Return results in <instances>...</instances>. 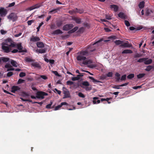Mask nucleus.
<instances>
[{"mask_svg":"<svg viewBox=\"0 0 154 154\" xmlns=\"http://www.w3.org/2000/svg\"><path fill=\"white\" fill-rule=\"evenodd\" d=\"M102 41V40H100L96 43L89 45L87 50L82 51L78 53L79 55L77 57V59L79 61V62H80L81 66L85 65L91 68L95 67L94 65L90 64L93 62L92 60L86 58V56L88 55V52L93 51L95 50V49L94 47V45H96Z\"/></svg>","mask_w":154,"mask_h":154,"instance_id":"f257e3e1","label":"nucleus"},{"mask_svg":"<svg viewBox=\"0 0 154 154\" xmlns=\"http://www.w3.org/2000/svg\"><path fill=\"white\" fill-rule=\"evenodd\" d=\"M15 46L14 43L9 38L6 39L2 43V48L6 53L11 51V48H14Z\"/></svg>","mask_w":154,"mask_h":154,"instance_id":"f03ea898","label":"nucleus"},{"mask_svg":"<svg viewBox=\"0 0 154 154\" xmlns=\"http://www.w3.org/2000/svg\"><path fill=\"white\" fill-rule=\"evenodd\" d=\"M48 95V94L47 93L43 91H38L36 94V97L38 99L42 100L45 98V96Z\"/></svg>","mask_w":154,"mask_h":154,"instance_id":"7ed1b4c3","label":"nucleus"},{"mask_svg":"<svg viewBox=\"0 0 154 154\" xmlns=\"http://www.w3.org/2000/svg\"><path fill=\"white\" fill-rule=\"evenodd\" d=\"M8 18L10 20L14 22L16 21L17 19V14L14 13H11L7 16Z\"/></svg>","mask_w":154,"mask_h":154,"instance_id":"20e7f679","label":"nucleus"},{"mask_svg":"<svg viewBox=\"0 0 154 154\" xmlns=\"http://www.w3.org/2000/svg\"><path fill=\"white\" fill-rule=\"evenodd\" d=\"M63 93L64 94L63 98H66L70 97V95L69 91L65 87H63L62 88Z\"/></svg>","mask_w":154,"mask_h":154,"instance_id":"39448f33","label":"nucleus"},{"mask_svg":"<svg viewBox=\"0 0 154 154\" xmlns=\"http://www.w3.org/2000/svg\"><path fill=\"white\" fill-rule=\"evenodd\" d=\"M7 14V10L3 8H0V16L1 17L5 16Z\"/></svg>","mask_w":154,"mask_h":154,"instance_id":"423d86ee","label":"nucleus"},{"mask_svg":"<svg viewBox=\"0 0 154 154\" xmlns=\"http://www.w3.org/2000/svg\"><path fill=\"white\" fill-rule=\"evenodd\" d=\"M73 27V25L72 24H68L63 26V29L64 30L67 31L72 29Z\"/></svg>","mask_w":154,"mask_h":154,"instance_id":"0eeeda50","label":"nucleus"},{"mask_svg":"<svg viewBox=\"0 0 154 154\" xmlns=\"http://www.w3.org/2000/svg\"><path fill=\"white\" fill-rule=\"evenodd\" d=\"M42 79L44 80H46L48 79V77L46 76L45 75H38L36 77V79L38 81H41Z\"/></svg>","mask_w":154,"mask_h":154,"instance_id":"6e6552de","label":"nucleus"},{"mask_svg":"<svg viewBox=\"0 0 154 154\" xmlns=\"http://www.w3.org/2000/svg\"><path fill=\"white\" fill-rule=\"evenodd\" d=\"M5 67L7 69V71H13L14 70V69L13 68L11 65L9 63H7L5 66Z\"/></svg>","mask_w":154,"mask_h":154,"instance_id":"1a4fd4ad","label":"nucleus"},{"mask_svg":"<svg viewBox=\"0 0 154 154\" xmlns=\"http://www.w3.org/2000/svg\"><path fill=\"white\" fill-rule=\"evenodd\" d=\"M40 40L39 38L37 36H33L31 37L30 39L31 42H35L39 41Z\"/></svg>","mask_w":154,"mask_h":154,"instance_id":"9d476101","label":"nucleus"},{"mask_svg":"<svg viewBox=\"0 0 154 154\" xmlns=\"http://www.w3.org/2000/svg\"><path fill=\"white\" fill-rule=\"evenodd\" d=\"M111 9L113 10L115 12H116L118 11L119 7L116 5H111L110 6Z\"/></svg>","mask_w":154,"mask_h":154,"instance_id":"9b49d317","label":"nucleus"},{"mask_svg":"<svg viewBox=\"0 0 154 154\" xmlns=\"http://www.w3.org/2000/svg\"><path fill=\"white\" fill-rule=\"evenodd\" d=\"M31 65L35 68H40V66L39 64L37 62H35L34 60L31 63Z\"/></svg>","mask_w":154,"mask_h":154,"instance_id":"f8f14e48","label":"nucleus"},{"mask_svg":"<svg viewBox=\"0 0 154 154\" xmlns=\"http://www.w3.org/2000/svg\"><path fill=\"white\" fill-rule=\"evenodd\" d=\"M41 5L38 4H36L35 5L31 7L28 8V10L30 11H31L34 9L38 8L40 7Z\"/></svg>","mask_w":154,"mask_h":154,"instance_id":"ddd939ff","label":"nucleus"},{"mask_svg":"<svg viewBox=\"0 0 154 154\" xmlns=\"http://www.w3.org/2000/svg\"><path fill=\"white\" fill-rule=\"evenodd\" d=\"M20 88L17 86H14L11 88V91L13 93H15L16 91L19 90Z\"/></svg>","mask_w":154,"mask_h":154,"instance_id":"4468645a","label":"nucleus"},{"mask_svg":"<svg viewBox=\"0 0 154 154\" xmlns=\"http://www.w3.org/2000/svg\"><path fill=\"white\" fill-rule=\"evenodd\" d=\"M98 99L99 98L97 97H94L93 98V103L94 104L99 103H100V100H97V101L96 100Z\"/></svg>","mask_w":154,"mask_h":154,"instance_id":"2eb2a0df","label":"nucleus"},{"mask_svg":"<svg viewBox=\"0 0 154 154\" xmlns=\"http://www.w3.org/2000/svg\"><path fill=\"white\" fill-rule=\"evenodd\" d=\"M62 33V31L59 29H58L53 31L52 34L54 35H57Z\"/></svg>","mask_w":154,"mask_h":154,"instance_id":"dca6fc26","label":"nucleus"},{"mask_svg":"<svg viewBox=\"0 0 154 154\" xmlns=\"http://www.w3.org/2000/svg\"><path fill=\"white\" fill-rule=\"evenodd\" d=\"M145 58V60L144 61V63L145 64H151L152 62V60L151 59L147 60V58Z\"/></svg>","mask_w":154,"mask_h":154,"instance_id":"f3484780","label":"nucleus"},{"mask_svg":"<svg viewBox=\"0 0 154 154\" xmlns=\"http://www.w3.org/2000/svg\"><path fill=\"white\" fill-rule=\"evenodd\" d=\"M83 12V11L82 10H78L77 9H76V10L75 11H69V12L70 13H71V14H72L74 13H75V12H77V13H79L80 14H81Z\"/></svg>","mask_w":154,"mask_h":154,"instance_id":"a211bd4d","label":"nucleus"},{"mask_svg":"<svg viewBox=\"0 0 154 154\" xmlns=\"http://www.w3.org/2000/svg\"><path fill=\"white\" fill-rule=\"evenodd\" d=\"M72 19L77 23L80 24L81 23V19H80L74 17L72 18Z\"/></svg>","mask_w":154,"mask_h":154,"instance_id":"6ab92c4d","label":"nucleus"},{"mask_svg":"<svg viewBox=\"0 0 154 154\" xmlns=\"http://www.w3.org/2000/svg\"><path fill=\"white\" fill-rule=\"evenodd\" d=\"M120 46L123 47H130V45L128 43V42H127L122 43L120 45Z\"/></svg>","mask_w":154,"mask_h":154,"instance_id":"aec40b11","label":"nucleus"},{"mask_svg":"<svg viewBox=\"0 0 154 154\" xmlns=\"http://www.w3.org/2000/svg\"><path fill=\"white\" fill-rule=\"evenodd\" d=\"M15 46L14 47L17 48L19 50H21L22 49L23 47L21 46V43L15 44Z\"/></svg>","mask_w":154,"mask_h":154,"instance_id":"412c9836","label":"nucleus"},{"mask_svg":"<svg viewBox=\"0 0 154 154\" xmlns=\"http://www.w3.org/2000/svg\"><path fill=\"white\" fill-rule=\"evenodd\" d=\"M118 15L119 17L122 19H125L126 17L125 14L122 12H120Z\"/></svg>","mask_w":154,"mask_h":154,"instance_id":"4be33fe9","label":"nucleus"},{"mask_svg":"<svg viewBox=\"0 0 154 154\" xmlns=\"http://www.w3.org/2000/svg\"><path fill=\"white\" fill-rule=\"evenodd\" d=\"M133 52L132 51L130 50L126 49L123 51L122 52V54H131Z\"/></svg>","mask_w":154,"mask_h":154,"instance_id":"5701e85b","label":"nucleus"},{"mask_svg":"<svg viewBox=\"0 0 154 154\" xmlns=\"http://www.w3.org/2000/svg\"><path fill=\"white\" fill-rule=\"evenodd\" d=\"M46 50L45 49H37L35 50V52L40 53H44L46 52Z\"/></svg>","mask_w":154,"mask_h":154,"instance_id":"b1692460","label":"nucleus"},{"mask_svg":"<svg viewBox=\"0 0 154 154\" xmlns=\"http://www.w3.org/2000/svg\"><path fill=\"white\" fill-rule=\"evenodd\" d=\"M37 46L38 48H42L44 46V45L43 43L41 42H38L37 43Z\"/></svg>","mask_w":154,"mask_h":154,"instance_id":"393cba45","label":"nucleus"},{"mask_svg":"<svg viewBox=\"0 0 154 154\" xmlns=\"http://www.w3.org/2000/svg\"><path fill=\"white\" fill-rule=\"evenodd\" d=\"M11 63L12 65L15 67H17V63L14 60H11Z\"/></svg>","mask_w":154,"mask_h":154,"instance_id":"a878e982","label":"nucleus"},{"mask_svg":"<svg viewBox=\"0 0 154 154\" xmlns=\"http://www.w3.org/2000/svg\"><path fill=\"white\" fill-rule=\"evenodd\" d=\"M139 7L140 8H143L144 6V2L143 1H142L140 2L139 5Z\"/></svg>","mask_w":154,"mask_h":154,"instance_id":"bb28decb","label":"nucleus"},{"mask_svg":"<svg viewBox=\"0 0 154 154\" xmlns=\"http://www.w3.org/2000/svg\"><path fill=\"white\" fill-rule=\"evenodd\" d=\"M116 38V36H110L108 38L109 39L105 40L104 41V42H108L110 41L109 39H115Z\"/></svg>","mask_w":154,"mask_h":154,"instance_id":"cd10ccee","label":"nucleus"},{"mask_svg":"<svg viewBox=\"0 0 154 154\" xmlns=\"http://www.w3.org/2000/svg\"><path fill=\"white\" fill-rule=\"evenodd\" d=\"M115 43L116 45H119L122 44L123 43V42L120 40H117L115 41Z\"/></svg>","mask_w":154,"mask_h":154,"instance_id":"c85d7f7f","label":"nucleus"},{"mask_svg":"<svg viewBox=\"0 0 154 154\" xmlns=\"http://www.w3.org/2000/svg\"><path fill=\"white\" fill-rule=\"evenodd\" d=\"M153 66H149L147 67L146 69L145 70L147 71H149L153 68Z\"/></svg>","mask_w":154,"mask_h":154,"instance_id":"c756f323","label":"nucleus"},{"mask_svg":"<svg viewBox=\"0 0 154 154\" xmlns=\"http://www.w3.org/2000/svg\"><path fill=\"white\" fill-rule=\"evenodd\" d=\"M89 78L90 79L92 80L94 82H100L99 81H98L97 80L95 79L94 78H93L92 77L89 76Z\"/></svg>","mask_w":154,"mask_h":154,"instance_id":"7c9ffc66","label":"nucleus"},{"mask_svg":"<svg viewBox=\"0 0 154 154\" xmlns=\"http://www.w3.org/2000/svg\"><path fill=\"white\" fill-rule=\"evenodd\" d=\"M145 75V74H140L137 75V76L138 78L140 79L143 77Z\"/></svg>","mask_w":154,"mask_h":154,"instance_id":"2f4dec72","label":"nucleus"},{"mask_svg":"<svg viewBox=\"0 0 154 154\" xmlns=\"http://www.w3.org/2000/svg\"><path fill=\"white\" fill-rule=\"evenodd\" d=\"M26 62H30L31 63L32 62L34 61L33 60H32L30 58H26Z\"/></svg>","mask_w":154,"mask_h":154,"instance_id":"473e14b6","label":"nucleus"},{"mask_svg":"<svg viewBox=\"0 0 154 154\" xmlns=\"http://www.w3.org/2000/svg\"><path fill=\"white\" fill-rule=\"evenodd\" d=\"M2 60L4 62H7L9 61V58L6 57H2Z\"/></svg>","mask_w":154,"mask_h":154,"instance_id":"72a5a7b5","label":"nucleus"},{"mask_svg":"<svg viewBox=\"0 0 154 154\" xmlns=\"http://www.w3.org/2000/svg\"><path fill=\"white\" fill-rule=\"evenodd\" d=\"M82 85H84V86H88L89 85V83L87 81L83 82L82 83Z\"/></svg>","mask_w":154,"mask_h":154,"instance_id":"f704fd0d","label":"nucleus"},{"mask_svg":"<svg viewBox=\"0 0 154 154\" xmlns=\"http://www.w3.org/2000/svg\"><path fill=\"white\" fill-rule=\"evenodd\" d=\"M145 60V58H142L139 59L137 61V62L139 63H142L143 62L144 63V61Z\"/></svg>","mask_w":154,"mask_h":154,"instance_id":"c9c22d12","label":"nucleus"},{"mask_svg":"<svg viewBox=\"0 0 154 154\" xmlns=\"http://www.w3.org/2000/svg\"><path fill=\"white\" fill-rule=\"evenodd\" d=\"M151 12L152 11L151 10L147 9L146 11V15L147 16L149 15Z\"/></svg>","mask_w":154,"mask_h":154,"instance_id":"e433bc0d","label":"nucleus"},{"mask_svg":"<svg viewBox=\"0 0 154 154\" xmlns=\"http://www.w3.org/2000/svg\"><path fill=\"white\" fill-rule=\"evenodd\" d=\"M78 29V27L77 26H76L73 29H72L71 30L69 31V32H71V33L73 32L76 31Z\"/></svg>","mask_w":154,"mask_h":154,"instance_id":"4c0bfd02","label":"nucleus"},{"mask_svg":"<svg viewBox=\"0 0 154 154\" xmlns=\"http://www.w3.org/2000/svg\"><path fill=\"white\" fill-rule=\"evenodd\" d=\"M134 75L133 74H131L128 75L127 76V78L128 79H131V78H134Z\"/></svg>","mask_w":154,"mask_h":154,"instance_id":"58836bf2","label":"nucleus"},{"mask_svg":"<svg viewBox=\"0 0 154 154\" xmlns=\"http://www.w3.org/2000/svg\"><path fill=\"white\" fill-rule=\"evenodd\" d=\"M78 96L84 98L85 97V95L81 92H79L78 94Z\"/></svg>","mask_w":154,"mask_h":154,"instance_id":"ea45409f","label":"nucleus"},{"mask_svg":"<svg viewBox=\"0 0 154 154\" xmlns=\"http://www.w3.org/2000/svg\"><path fill=\"white\" fill-rule=\"evenodd\" d=\"M54 92H57L60 95L61 94V91L59 90H58L57 88H55L54 89Z\"/></svg>","mask_w":154,"mask_h":154,"instance_id":"a19ab883","label":"nucleus"},{"mask_svg":"<svg viewBox=\"0 0 154 154\" xmlns=\"http://www.w3.org/2000/svg\"><path fill=\"white\" fill-rule=\"evenodd\" d=\"M34 22V20H28L27 21V23L28 25H30L32 23H33Z\"/></svg>","mask_w":154,"mask_h":154,"instance_id":"79ce46f5","label":"nucleus"},{"mask_svg":"<svg viewBox=\"0 0 154 154\" xmlns=\"http://www.w3.org/2000/svg\"><path fill=\"white\" fill-rule=\"evenodd\" d=\"M26 75V74L25 72H21L19 74V76L20 77H23Z\"/></svg>","mask_w":154,"mask_h":154,"instance_id":"37998d69","label":"nucleus"},{"mask_svg":"<svg viewBox=\"0 0 154 154\" xmlns=\"http://www.w3.org/2000/svg\"><path fill=\"white\" fill-rule=\"evenodd\" d=\"M62 106L61 104L59 105L58 106H56L54 109L55 110H58L60 107H61Z\"/></svg>","mask_w":154,"mask_h":154,"instance_id":"c03bdc74","label":"nucleus"},{"mask_svg":"<svg viewBox=\"0 0 154 154\" xmlns=\"http://www.w3.org/2000/svg\"><path fill=\"white\" fill-rule=\"evenodd\" d=\"M66 84L67 85H71L73 84V82L70 81H68L67 82Z\"/></svg>","mask_w":154,"mask_h":154,"instance_id":"a18cd8bd","label":"nucleus"},{"mask_svg":"<svg viewBox=\"0 0 154 154\" xmlns=\"http://www.w3.org/2000/svg\"><path fill=\"white\" fill-rule=\"evenodd\" d=\"M126 75H124L122 76L121 79V80L122 81L125 80L126 79Z\"/></svg>","mask_w":154,"mask_h":154,"instance_id":"49530a36","label":"nucleus"},{"mask_svg":"<svg viewBox=\"0 0 154 154\" xmlns=\"http://www.w3.org/2000/svg\"><path fill=\"white\" fill-rule=\"evenodd\" d=\"M24 81V80L22 79H19V80L18 81L17 83L18 84H20L23 83Z\"/></svg>","mask_w":154,"mask_h":154,"instance_id":"de8ad7c7","label":"nucleus"},{"mask_svg":"<svg viewBox=\"0 0 154 154\" xmlns=\"http://www.w3.org/2000/svg\"><path fill=\"white\" fill-rule=\"evenodd\" d=\"M125 25L127 26H130V23H129V22L128 21L125 20Z\"/></svg>","mask_w":154,"mask_h":154,"instance_id":"09e8293b","label":"nucleus"},{"mask_svg":"<svg viewBox=\"0 0 154 154\" xmlns=\"http://www.w3.org/2000/svg\"><path fill=\"white\" fill-rule=\"evenodd\" d=\"M56 10H57V9H55L52 10L51 11H49V14H51V13L53 14V13H55L56 12H57Z\"/></svg>","mask_w":154,"mask_h":154,"instance_id":"8fccbe9b","label":"nucleus"},{"mask_svg":"<svg viewBox=\"0 0 154 154\" xmlns=\"http://www.w3.org/2000/svg\"><path fill=\"white\" fill-rule=\"evenodd\" d=\"M50 103L46 105V108H50L51 107V105L52 104V102H50Z\"/></svg>","mask_w":154,"mask_h":154,"instance_id":"3c124183","label":"nucleus"},{"mask_svg":"<svg viewBox=\"0 0 154 154\" xmlns=\"http://www.w3.org/2000/svg\"><path fill=\"white\" fill-rule=\"evenodd\" d=\"M112 73L111 72H109L107 74V76L109 77H111L112 76Z\"/></svg>","mask_w":154,"mask_h":154,"instance_id":"603ef678","label":"nucleus"},{"mask_svg":"<svg viewBox=\"0 0 154 154\" xmlns=\"http://www.w3.org/2000/svg\"><path fill=\"white\" fill-rule=\"evenodd\" d=\"M15 4V3L14 2H13L11 3L10 4L8 5V7H13L14 5Z\"/></svg>","mask_w":154,"mask_h":154,"instance_id":"864d4df0","label":"nucleus"},{"mask_svg":"<svg viewBox=\"0 0 154 154\" xmlns=\"http://www.w3.org/2000/svg\"><path fill=\"white\" fill-rule=\"evenodd\" d=\"M20 99H21V100H22L23 101H28L30 102H32V101L29 99H24L22 98H20Z\"/></svg>","mask_w":154,"mask_h":154,"instance_id":"5fc2aeb1","label":"nucleus"},{"mask_svg":"<svg viewBox=\"0 0 154 154\" xmlns=\"http://www.w3.org/2000/svg\"><path fill=\"white\" fill-rule=\"evenodd\" d=\"M13 74L12 72H8L7 73V76L8 77H10V76H11Z\"/></svg>","mask_w":154,"mask_h":154,"instance_id":"6e6d98bb","label":"nucleus"},{"mask_svg":"<svg viewBox=\"0 0 154 154\" xmlns=\"http://www.w3.org/2000/svg\"><path fill=\"white\" fill-rule=\"evenodd\" d=\"M83 76V75L82 74H81L80 75H78L77 76L75 77L76 78V79H77V80H79L80 79V76Z\"/></svg>","mask_w":154,"mask_h":154,"instance_id":"4d7b16f0","label":"nucleus"},{"mask_svg":"<svg viewBox=\"0 0 154 154\" xmlns=\"http://www.w3.org/2000/svg\"><path fill=\"white\" fill-rule=\"evenodd\" d=\"M141 56V55L139 54H136L134 55V58L139 57Z\"/></svg>","mask_w":154,"mask_h":154,"instance_id":"13d9d810","label":"nucleus"},{"mask_svg":"<svg viewBox=\"0 0 154 154\" xmlns=\"http://www.w3.org/2000/svg\"><path fill=\"white\" fill-rule=\"evenodd\" d=\"M1 33L2 34H5L6 33V32L3 29H1L0 30Z\"/></svg>","mask_w":154,"mask_h":154,"instance_id":"bf43d9fd","label":"nucleus"},{"mask_svg":"<svg viewBox=\"0 0 154 154\" xmlns=\"http://www.w3.org/2000/svg\"><path fill=\"white\" fill-rule=\"evenodd\" d=\"M51 28L52 29H55L56 27L54 24H53L51 26Z\"/></svg>","mask_w":154,"mask_h":154,"instance_id":"052dcab7","label":"nucleus"},{"mask_svg":"<svg viewBox=\"0 0 154 154\" xmlns=\"http://www.w3.org/2000/svg\"><path fill=\"white\" fill-rule=\"evenodd\" d=\"M60 104L62 106L63 105H67V106H68V104L67 103L65 102H62Z\"/></svg>","mask_w":154,"mask_h":154,"instance_id":"680f3d73","label":"nucleus"},{"mask_svg":"<svg viewBox=\"0 0 154 154\" xmlns=\"http://www.w3.org/2000/svg\"><path fill=\"white\" fill-rule=\"evenodd\" d=\"M120 86H117V85H115L112 87V88L115 89H119L120 88L119 87H120Z\"/></svg>","mask_w":154,"mask_h":154,"instance_id":"e2e57ef3","label":"nucleus"},{"mask_svg":"<svg viewBox=\"0 0 154 154\" xmlns=\"http://www.w3.org/2000/svg\"><path fill=\"white\" fill-rule=\"evenodd\" d=\"M53 73L56 75L58 76L59 74L58 72L56 71H53Z\"/></svg>","mask_w":154,"mask_h":154,"instance_id":"0e129e2a","label":"nucleus"},{"mask_svg":"<svg viewBox=\"0 0 154 154\" xmlns=\"http://www.w3.org/2000/svg\"><path fill=\"white\" fill-rule=\"evenodd\" d=\"M54 60H50L49 62H50V63L53 64L54 63Z\"/></svg>","mask_w":154,"mask_h":154,"instance_id":"69168bd1","label":"nucleus"},{"mask_svg":"<svg viewBox=\"0 0 154 154\" xmlns=\"http://www.w3.org/2000/svg\"><path fill=\"white\" fill-rule=\"evenodd\" d=\"M22 35V33L20 32L18 34H17L14 35V36L15 37H18Z\"/></svg>","mask_w":154,"mask_h":154,"instance_id":"338daca9","label":"nucleus"},{"mask_svg":"<svg viewBox=\"0 0 154 154\" xmlns=\"http://www.w3.org/2000/svg\"><path fill=\"white\" fill-rule=\"evenodd\" d=\"M106 19L107 20H110L111 19V17L110 16H108V15H106Z\"/></svg>","mask_w":154,"mask_h":154,"instance_id":"774afa93","label":"nucleus"}]
</instances>
